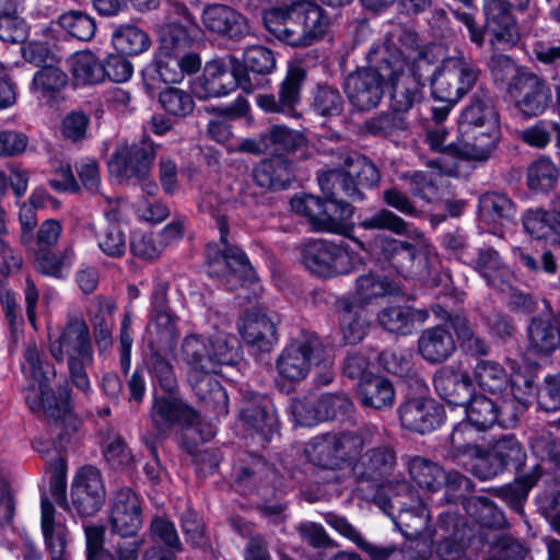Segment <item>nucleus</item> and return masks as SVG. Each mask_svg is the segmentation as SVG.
<instances>
[{
    "mask_svg": "<svg viewBox=\"0 0 560 560\" xmlns=\"http://www.w3.org/2000/svg\"><path fill=\"white\" fill-rule=\"evenodd\" d=\"M416 44V33L394 25L384 43L370 48L368 67L346 78L345 92L350 104L358 110L375 108L383 98L385 84L390 88L396 112H407L419 103L434 56L431 48H418Z\"/></svg>",
    "mask_w": 560,
    "mask_h": 560,
    "instance_id": "f257e3e1",
    "label": "nucleus"
},
{
    "mask_svg": "<svg viewBox=\"0 0 560 560\" xmlns=\"http://www.w3.org/2000/svg\"><path fill=\"white\" fill-rule=\"evenodd\" d=\"M22 371L25 377V400L33 412H43L57 427H66L67 434L77 431V420L70 411L68 398L56 397L51 382L56 377L55 368L42 360L35 345H28L24 351Z\"/></svg>",
    "mask_w": 560,
    "mask_h": 560,
    "instance_id": "f03ea898",
    "label": "nucleus"
},
{
    "mask_svg": "<svg viewBox=\"0 0 560 560\" xmlns=\"http://www.w3.org/2000/svg\"><path fill=\"white\" fill-rule=\"evenodd\" d=\"M266 28L277 39L291 46H310L324 37L330 18L313 1H298L289 8H272L265 12Z\"/></svg>",
    "mask_w": 560,
    "mask_h": 560,
    "instance_id": "7ed1b4c3",
    "label": "nucleus"
},
{
    "mask_svg": "<svg viewBox=\"0 0 560 560\" xmlns=\"http://www.w3.org/2000/svg\"><path fill=\"white\" fill-rule=\"evenodd\" d=\"M49 352L56 361H67L72 384L89 394L91 383L86 369L93 364L94 358L85 320L82 317H70L58 334H49Z\"/></svg>",
    "mask_w": 560,
    "mask_h": 560,
    "instance_id": "20e7f679",
    "label": "nucleus"
},
{
    "mask_svg": "<svg viewBox=\"0 0 560 560\" xmlns=\"http://www.w3.org/2000/svg\"><path fill=\"white\" fill-rule=\"evenodd\" d=\"M180 360L187 369V382L198 398L219 415L228 413V395L221 384L212 376L213 362L209 340L199 335H189L183 339Z\"/></svg>",
    "mask_w": 560,
    "mask_h": 560,
    "instance_id": "39448f33",
    "label": "nucleus"
},
{
    "mask_svg": "<svg viewBox=\"0 0 560 560\" xmlns=\"http://www.w3.org/2000/svg\"><path fill=\"white\" fill-rule=\"evenodd\" d=\"M382 491L384 494L377 493L375 503L404 535L415 540L424 536L429 514L417 491L405 480L382 485Z\"/></svg>",
    "mask_w": 560,
    "mask_h": 560,
    "instance_id": "423d86ee",
    "label": "nucleus"
},
{
    "mask_svg": "<svg viewBox=\"0 0 560 560\" xmlns=\"http://www.w3.org/2000/svg\"><path fill=\"white\" fill-rule=\"evenodd\" d=\"M220 231V244L207 246L208 273L222 278L229 289L234 290L241 282H253L256 273L246 256L238 247L228 244V223L222 215L215 217Z\"/></svg>",
    "mask_w": 560,
    "mask_h": 560,
    "instance_id": "0eeeda50",
    "label": "nucleus"
},
{
    "mask_svg": "<svg viewBox=\"0 0 560 560\" xmlns=\"http://www.w3.org/2000/svg\"><path fill=\"white\" fill-rule=\"evenodd\" d=\"M480 69L463 54L444 58L430 77L432 94L436 100L456 104L477 83Z\"/></svg>",
    "mask_w": 560,
    "mask_h": 560,
    "instance_id": "6e6552de",
    "label": "nucleus"
},
{
    "mask_svg": "<svg viewBox=\"0 0 560 560\" xmlns=\"http://www.w3.org/2000/svg\"><path fill=\"white\" fill-rule=\"evenodd\" d=\"M237 86L247 93L254 90L240 61L229 56L207 62L202 75L192 84V92L198 98L221 97Z\"/></svg>",
    "mask_w": 560,
    "mask_h": 560,
    "instance_id": "1a4fd4ad",
    "label": "nucleus"
},
{
    "mask_svg": "<svg viewBox=\"0 0 560 560\" xmlns=\"http://www.w3.org/2000/svg\"><path fill=\"white\" fill-rule=\"evenodd\" d=\"M359 262L358 255L345 242L314 240L303 249L304 266L312 273L325 278L349 273Z\"/></svg>",
    "mask_w": 560,
    "mask_h": 560,
    "instance_id": "9d476101",
    "label": "nucleus"
},
{
    "mask_svg": "<svg viewBox=\"0 0 560 560\" xmlns=\"http://www.w3.org/2000/svg\"><path fill=\"white\" fill-rule=\"evenodd\" d=\"M527 454L522 442L513 434H504L482 447L472 472L480 480L492 479L506 469L520 470L526 463Z\"/></svg>",
    "mask_w": 560,
    "mask_h": 560,
    "instance_id": "9b49d317",
    "label": "nucleus"
},
{
    "mask_svg": "<svg viewBox=\"0 0 560 560\" xmlns=\"http://www.w3.org/2000/svg\"><path fill=\"white\" fill-rule=\"evenodd\" d=\"M380 180V174L375 165L365 156L354 154L345 160L341 170H328L318 175L322 191H330V183L337 184L345 197L353 200L362 199L359 186L373 187Z\"/></svg>",
    "mask_w": 560,
    "mask_h": 560,
    "instance_id": "f8f14e48",
    "label": "nucleus"
},
{
    "mask_svg": "<svg viewBox=\"0 0 560 560\" xmlns=\"http://www.w3.org/2000/svg\"><path fill=\"white\" fill-rule=\"evenodd\" d=\"M323 343L316 336H304L290 342L279 354L276 368L279 375L291 383L304 380L315 358L322 354Z\"/></svg>",
    "mask_w": 560,
    "mask_h": 560,
    "instance_id": "ddd939ff",
    "label": "nucleus"
},
{
    "mask_svg": "<svg viewBox=\"0 0 560 560\" xmlns=\"http://www.w3.org/2000/svg\"><path fill=\"white\" fill-rule=\"evenodd\" d=\"M154 156V144L147 139L121 143L108 162L109 173L124 180L144 179L150 174Z\"/></svg>",
    "mask_w": 560,
    "mask_h": 560,
    "instance_id": "4468645a",
    "label": "nucleus"
},
{
    "mask_svg": "<svg viewBox=\"0 0 560 560\" xmlns=\"http://www.w3.org/2000/svg\"><path fill=\"white\" fill-rule=\"evenodd\" d=\"M386 261L404 277H425L429 275L431 250L425 246H415L407 242L384 237L380 244Z\"/></svg>",
    "mask_w": 560,
    "mask_h": 560,
    "instance_id": "2eb2a0df",
    "label": "nucleus"
},
{
    "mask_svg": "<svg viewBox=\"0 0 560 560\" xmlns=\"http://www.w3.org/2000/svg\"><path fill=\"white\" fill-rule=\"evenodd\" d=\"M499 137V121L489 116L487 124L458 126V138L452 147L463 159L486 161L494 151Z\"/></svg>",
    "mask_w": 560,
    "mask_h": 560,
    "instance_id": "dca6fc26",
    "label": "nucleus"
},
{
    "mask_svg": "<svg viewBox=\"0 0 560 560\" xmlns=\"http://www.w3.org/2000/svg\"><path fill=\"white\" fill-rule=\"evenodd\" d=\"M520 11L529 8L530 0H512ZM511 0H483L486 24L493 34L491 45L502 44L503 47H513L520 38L517 25L511 11Z\"/></svg>",
    "mask_w": 560,
    "mask_h": 560,
    "instance_id": "f3484780",
    "label": "nucleus"
},
{
    "mask_svg": "<svg viewBox=\"0 0 560 560\" xmlns=\"http://www.w3.org/2000/svg\"><path fill=\"white\" fill-rule=\"evenodd\" d=\"M105 500V487L101 471L94 466L81 467L71 485V501L74 510L90 516L98 512Z\"/></svg>",
    "mask_w": 560,
    "mask_h": 560,
    "instance_id": "a211bd4d",
    "label": "nucleus"
},
{
    "mask_svg": "<svg viewBox=\"0 0 560 560\" xmlns=\"http://www.w3.org/2000/svg\"><path fill=\"white\" fill-rule=\"evenodd\" d=\"M510 94L516 108L525 117L541 115L551 101L549 85L534 73H522L515 77L510 86Z\"/></svg>",
    "mask_w": 560,
    "mask_h": 560,
    "instance_id": "6ab92c4d",
    "label": "nucleus"
},
{
    "mask_svg": "<svg viewBox=\"0 0 560 560\" xmlns=\"http://www.w3.org/2000/svg\"><path fill=\"white\" fill-rule=\"evenodd\" d=\"M304 80L305 71L301 67H290L280 84L278 96L273 94H259L256 97L257 105L266 113H279L296 117V106L301 101V89Z\"/></svg>",
    "mask_w": 560,
    "mask_h": 560,
    "instance_id": "aec40b11",
    "label": "nucleus"
},
{
    "mask_svg": "<svg viewBox=\"0 0 560 560\" xmlns=\"http://www.w3.org/2000/svg\"><path fill=\"white\" fill-rule=\"evenodd\" d=\"M202 22L208 31L235 42L254 34L247 18L224 4L205 8Z\"/></svg>",
    "mask_w": 560,
    "mask_h": 560,
    "instance_id": "412c9836",
    "label": "nucleus"
},
{
    "mask_svg": "<svg viewBox=\"0 0 560 560\" xmlns=\"http://www.w3.org/2000/svg\"><path fill=\"white\" fill-rule=\"evenodd\" d=\"M110 530L121 538L136 536L142 526V510L139 498L128 488L118 490L109 515Z\"/></svg>",
    "mask_w": 560,
    "mask_h": 560,
    "instance_id": "4be33fe9",
    "label": "nucleus"
},
{
    "mask_svg": "<svg viewBox=\"0 0 560 560\" xmlns=\"http://www.w3.org/2000/svg\"><path fill=\"white\" fill-rule=\"evenodd\" d=\"M401 425L417 433L435 430L443 421V408L431 398H411L398 409Z\"/></svg>",
    "mask_w": 560,
    "mask_h": 560,
    "instance_id": "5701e85b",
    "label": "nucleus"
},
{
    "mask_svg": "<svg viewBox=\"0 0 560 560\" xmlns=\"http://www.w3.org/2000/svg\"><path fill=\"white\" fill-rule=\"evenodd\" d=\"M151 419L156 430L164 434L173 427H189L198 422V413L180 398L170 394L156 397L151 409Z\"/></svg>",
    "mask_w": 560,
    "mask_h": 560,
    "instance_id": "b1692460",
    "label": "nucleus"
},
{
    "mask_svg": "<svg viewBox=\"0 0 560 560\" xmlns=\"http://www.w3.org/2000/svg\"><path fill=\"white\" fill-rule=\"evenodd\" d=\"M155 70L160 79L165 83H179L185 75L198 72L201 68V59L192 51H182L159 48L154 59Z\"/></svg>",
    "mask_w": 560,
    "mask_h": 560,
    "instance_id": "393cba45",
    "label": "nucleus"
},
{
    "mask_svg": "<svg viewBox=\"0 0 560 560\" xmlns=\"http://www.w3.org/2000/svg\"><path fill=\"white\" fill-rule=\"evenodd\" d=\"M178 337L174 316L167 310L152 313L143 336L150 352L171 353Z\"/></svg>",
    "mask_w": 560,
    "mask_h": 560,
    "instance_id": "a878e982",
    "label": "nucleus"
},
{
    "mask_svg": "<svg viewBox=\"0 0 560 560\" xmlns=\"http://www.w3.org/2000/svg\"><path fill=\"white\" fill-rule=\"evenodd\" d=\"M532 380L515 373L510 381L511 394L503 399L499 397V418L497 423L503 428H512L516 424L520 415L526 409L527 396L532 389Z\"/></svg>",
    "mask_w": 560,
    "mask_h": 560,
    "instance_id": "bb28decb",
    "label": "nucleus"
},
{
    "mask_svg": "<svg viewBox=\"0 0 560 560\" xmlns=\"http://www.w3.org/2000/svg\"><path fill=\"white\" fill-rule=\"evenodd\" d=\"M433 382L438 395L450 405H464L472 393L469 375L454 366L441 369L435 373Z\"/></svg>",
    "mask_w": 560,
    "mask_h": 560,
    "instance_id": "cd10ccee",
    "label": "nucleus"
},
{
    "mask_svg": "<svg viewBox=\"0 0 560 560\" xmlns=\"http://www.w3.org/2000/svg\"><path fill=\"white\" fill-rule=\"evenodd\" d=\"M255 183L266 189H284L295 179V166L285 156L265 159L254 168Z\"/></svg>",
    "mask_w": 560,
    "mask_h": 560,
    "instance_id": "c85d7f7f",
    "label": "nucleus"
},
{
    "mask_svg": "<svg viewBox=\"0 0 560 560\" xmlns=\"http://www.w3.org/2000/svg\"><path fill=\"white\" fill-rule=\"evenodd\" d=\"M240 332L246 343L260 351H270L278 341L276 324L260 312L247 313Z\"/></svg>",
    "mask_w": 560,
    "mask_h": 560,
    "instance_id": "c756f323",
    "label": "nucleus"
},
{
    "mask_svg": "<svg viewBox=\"0 0 560 560\" xmlns=\"http://www.w3.org/2000/svg\"><path fill=\"white\" fill-rule=\"evenodd\" d=\"M40 510L42 532L50 560H68L69 556L66 550L68 530L65 524L56 520L55 508L48 499L42 498Z\"/></svg>",
    "mask_w": 560,
    "mask_h": 560,
    "instance_id": "7c9ffc66",
    "label": "nucleus"
},
{
    "mask_svg": "<svg viewBox=\"0 0 560 560\" xmlns=\"http://www.w3.org/2000/svg\"><path fill=\"white\" fill-rule=\"evenodd\" d=\"M341 464H352L363 456L364 447L382 440V432L374 424L364 425L355 431L335 433Z\"/></svg>",
    "mask_w": 560,
    "mask_h": 560,
    "instance_id": "2f4dec72",
    "label": "nucleus"
},
{
    "mask_svg": "<svg viewBox=\"0 0 560 560\" xmlns=\"http://www.w3.org/2000/svg\"><path fill=\"white\" fill-rule=\"evenodd\" d=\"M290 203L296 213L307 217L313 228L320 231L342 230V220L350 213L349 208L345 207L341 211L343 214L339 219H332L329 212H325V201L312 195L294 197Z\"/></svg>",
    "mask_w": 560,
    "mask_h": 560,
    "instance_id": "473e14b6",
    "label": "nucleus"
},
{
    "mask_svg": "<svg viewBox=\"0 0 560 560\" xmlns=\"http://www.w3.org/2000/svg\"><path fill=\"white\" fill-rule=\"evenodd\" d=\"M421 357L430 363H442L450 359L456 350L452 334L442 326L427 328L418 340Z\"/></svg>",
    "mask_w": 560,
    "mask_h": 560,
    "instance_id": "72a5a7b5",
    "label": "nucleus"
},
{
    "mask_svg": "<svg viewBox=\"0 0 560 560\" xmlns=\"http://www.w3.org/2000/svg\"><path fill=\"white\" fill-rule=\"evenodd\" d=\"M523 225L533 237L552 241L560 246V199L552 210H527L523 215Z\"/></svg>",
    "mask_w": 560,
    "mask_h": 560,
    "instance_id": "f704fd0d",
    "label": "nucleus"
},
{
    "mask_svg": "<svg viewBox=\"0 0 560 560\" xmlns=\"http://www.w3.org/2000/svg\"><path fill=\"white\" fill-rule=\"evenodd\" d=\"M429 317L427 310H416L407 305H389L377 314L378 324L393 334L408 335L416 323L422 324Z\"/></svg>",
    "mask_w": 560,
    "mask_h": 560,
    "instance_id": "c9c22d12",
    "label": "nucleus"
},
{
    "mask_svg": "<svg viewBox=\"0 0 560 560\" xmlns=\"http://www.w3.org/2000/svg\"><path fill=\"white\" fill-rule=\"evenodd\" d=\"M533 454L560 469V418L536 430L529 438Z\"/></svg>",
    "mask_w": 560,
    "mask_h": 560,
    "instance_id": "e433bc0d",
    "label": "nucleus"
},
{
    "mask_svg": "<svg viewBox=\"0 0 560 560\" xmlns=\"http://www.w3.org/2000/svg\"><path fill=\"white\" fill-rule=\"evenodd\" d=\"M396 463V455L394 451L387 446L372 447L360 458V463L355 464V469L362 467L360 485L364 481H373L378 487L381 481L386 475L390 472Z\"/></svg>",
    "mask_w": 560,
    "mask_h": 560,
    "instance_id": "4c0bfd02",
    "label": "nucleus"
},
{
    "mask_svg": "<svg viewBox=\"0 0 560 560\" xmlns=\"http://www.w3.org/2000/svg\"><path fill=\"white\" fill-rule=\"evenodd\" d=\"M471 264L489 285L505 291L511 272L495 249L491 247L479 248L477 257Z\"/></svg>",
    "mask_w": 560,
    "mask_h": 560,
    "instance_id": "58836bf2",
    "label": "nucleus"
},
{
    "mask_svg": "<svg viewBox=\"0 0 560 560\" xmlns=\"http://www.w3.org/2000/svg\"><path fill=\"white\" fill-rule=\"evenodd\" d=\"M325 520L336 532L355 544L371 560H388L396 550L394 546L385 547L368 541L361 533L342 516L329 513L326 515Z\"/></svg>",
    "mask_w": 560,
    "mask_h": 560,
    "instance_id": "ea45409f",
    "label": "nucleus"
},
{
    "mask_svg": "<svg viewBox=\"0 0 560 560\" xmlns=\"http://www.w3.org/2000/svg\"><path fill=\"white\" fill-rule=\"evenodd\" d=\"M358 393L362 406L376 410L390 408L395 399L393 384L380 375H370L360 381Z\"/></svg>",
    "mask_w": 560,
    "mask_h": 560,
    "instance_id": "a19ab883",
    "label": "nucleus"
},
{
    "mask_svg": "<svg viewBox=\"0 0 560 560\" xmlns=\"http://www.w3.org/2000/svg\"><path fill=\"white\" fill-rule=\"evenodd\" d=\"M265 141L268 154L275 156H284L300 150L304 151L307 147V140L302 132L284 125H275L267 129Z\"/></svg>",
    "mask_w": 560,
    "mask_h": 560,
    "instance_id": "79ce46f5",
    "label": "nucleus"
},
{
    "mask_svg": "<svg viewBox=\"0 0 560 560\" xmlns=\"http://www.w3.org/2000/svg\"><path fill=\"white\" fill-rule=\"evenodd\" d=\"M242 420L265 439L277 430V420L270 402L264 397H254L241 410Z\"/></svg>",
    "mask_w": 560,
    "mask_h": 560,
    "instance_id": "37998d69",
    "label": "nucleus"
},
{
    "mask_svg": "<svg viewBox=\"0 0 560 560\" xmlns=\"http://www.w3.org/2000/svg\"><path fill=\"white\" fill-rule=\"evenodd\" d=\"M68 63L77 85H94L104 81L102 62L89 50L75 52Z\"/></svg>",
    "mask_w": 560,
    "mask_h": 560,
    "instance_id": "c03bdc74",
    "label": "nucleus"
},
{
    "mask_svg": "<svg viewBox=\"0 0 560 560\" xmlns=\"http://www.w3.org/2000/svg\"><path fill=\"white\" fill-rule=\"evenodd\" d=\"M528 350L537 354H549L560 342L559 329L552 326L549 315H541L532 319L528 327Z\"/></svg>",
    "mask_w": 560,
    "mask_h": 560,
    "instance_id": "a18cd8bd",
    "label": "nucleus"
},
{
    "mask_svg": "<svg viewBox=\"0 0 560 560\" xmlns=\"http://www.w3.org/2000/svg\"><path fill=\"white\" fill-rule=\"evenodd\" d=\"M396 292V285L387 277L378 272L369 271L359 276L355 280L354 295L363 304Z\"/></svg>",
    "mask_w": 560,
    "mask_h": 560,
    "instance_id": "49530a36",
    "label": "nucleus"
},
{
    "mask_svg": "<svg viewBox=\"0 0 560 560\" xmlns=\"http://www.w3.org/2000/svg\"><path fill=\"white\" fill-rule=\"evenodd\" d=\"M337 443L335 433H326L312 439L305 451L313 464L335 469L342 466Z\"/></svg>",
    "mask_w": 560,
    "mask_h": 560,
    "instance_id": "de8ad7c7",
    "label": "nucleus"
},
{
    "mask_svg": "<svg viewBox=\"0 0 560 560\" xmlns=\"http://www.w3.org/2000/svg\"><path fill=\"white\" fill-rule=\"evenodd\" d=\"M73 261L74 253L72 248H65L58 252H49L48 249L34 252L35 269L45 276L62 278Z\"/></svg>",
    "mask_w": 560,
    "mask_h": 560,
    "instance_id": "09e8293b",
    "label": "nucleus"
},
{
    "mask_svg": "<svg viewBox=\"0 0 560 560\" xmlns=\"http://www.w3.org/2000/svg\"><path fill=\"white\" fill-rule=\"evenodd\" d=\"M466 416L469 424L477 431L488 430L498 421V400L483 395L475 396L466 406Z\"/></svg>",
    "mask_w": 560,
    "mask_h": 560,
    "instance_id": "8fccbe9b",
    "label": "nucleus"
},
{
    "mask_svg": "<svg viewBox=\"0 0 560 560\" xmlns=\"http://www.w3.org/2000/svg\"><path fill=\"white\" fill-rule=\"evenodd\" d=\"M407 466L410 477L419 487L430 491H436L442 488L445 471L438 464L417 456L411 458Z\"/></svg>",
    "mask_w": 560,
    "mask_h": 560,
    "instance_id": "3c124183",
    "label": "nucleus"
},
{
    "mask_svg": "<svg viewBox=\"0 0 560 560\" xmlns=\"http://www.w3.org/2000/svg\"><path fill=\"white\" fill-rule=\"evenodd\" d=\"M112 40L117 50L126 55H140L151 47L150 36L135 25H122L115 30Z\"/></svg>",
    "mask_w": 560,
    "mask_h": 560,
    "instance_id": "603ef678",
    "label": "nucleus"
},
{
    "mask_svg": "<svg viewBox=\"0 0 560 560\" xmlns=\"http://www.w3.org/2000/svg\"><path fill=\"white\" fill-rule=\"evenodd\" d=\"M559 170L549 158H539L527 168V186L530 190L546 192L555 188Z\"/></svg>",
    "mask_w": 560,
    "mask_h": 560,
    "instance_id": "864d4df0",
    "label": "nucleus"
},
{
    "mask_svg": "<svg viewBox=\"0 0 560 560\" xmlns=\"http://www.w3.org/2000/svg\"><path fill=\"white\" fill-rule=\"evenodd\" d=\"M479 213L488 223H501L514 217L513 202L503 194L487 192L479 199Z\"/></svg>",
    "mask_w": 560,
    "mask_h": 560,
    "instance_id": "5fc2aeb1",
    "label": "nucleus"
},
{
    "mask_svg": "<svg viewBox=\"0 0 560 560\" xmlns=\"http://www.w3.org/2000/svg\"><path fill=\"white\" fill-rule=\"evenodd\" d=\"M489 116H492V120L499 121V116L490 95L485 92H476L469 105L463 110L458 119V126L487 124Z\"/></svg>",
    "mask_w": 560,
    "mask_h": 560,
    "instance_id": "6e6d98bb",
    "label": "nucleus"
},
{
    "mask_svg": "<svg viewBox=\"0 0 560 560\" xmlns=\"http://www.w3.org/2000/svg\"><path fill=\"white\" fill-rule=\"evenodd\" d=\"M351 408L352 402L347 395L326 394L317 399V408L314 409V416H307L303 420L306 423H319L339 415H346Z\"/></svg>",
    "mask_w": 560,
    "mask_h": 560,
    "instance_id": "4d7b16f0",
    "label": "nucleus"
},
{
    "mask_svg": "<svg viewBox=\"0 0 560 560\" xmlns=\"http://www.w3.org/2000/svg\"><path fill=\"white\" fill-rule=\"evenodd\" d=\"M196 26L167 21L160 27V47L164 49L188 51L191 44V36L196 33Z\"/></svg>",
    "mask_w": 560,
    "mask_h": 560,
    "instance_id": "13d9d810",
    "label": "nucleus"
},
{
    "mask_svg": "<svg viewBox=\"0 0 560 560\" xmlns=\"http://www.w3.org/2000/svg\"><path fill=\"white\" fill-rule=\"evenodd\" d=\"M58 24L68 35L83 42L93 38L96 31L94 19L81 11H69L61 14Z\"/></svg>",
    "mask_w": 560,
    "mask_h": 560,
    "instance_id": "bf43d9fd",
    "label": "nucleus"
},
{
    "mask_svg": "<svg viewBox=\"0 0 560 560\" xmlns=\"http://www.w3.org/2000/svg\"><path fill=\"white\" fill-rule=\"evenodd\" d=\"M474 376L481 388L492 394L502 392L508 386L503 368L493 361H479L474 369Z\"/></svg>",
    "mask_w": 560,
    "mask_h": 560,
    "instance_id": "052dcab7",
    "label": "nucleus"
},
{
    "mask_svg": "<svg viewBox=\"0 0 560 560\" xmlns=\"http://www.w3.org/2000/svg\"><path fill=\"white\" fill-rule=\"evenodd\" d=\"M370 328L369 314L363 307H350L341 316V331L348 343H358Z\"/></svg>",
    "mask_w": 560,
    "mask_h": 560,
    "instance_id": "680f3d73",
    "label": "nucleus"
},
{
    "mask_svg": "<svg viewBox=\"0 0 560 560\" xmlns=\"http://www.w3.org/2000/svg\"><path fill=\"white\" fill-rule=\"evenodd\" d=\"M164 352H150L149 369L154 385L167 393L173 394L177 388V378L173 364L166 358Z\"/></svg>",
    "mask_w": 560,
    "mask_h": 560,
    "instance_id": "e2e57ef3",
    "label": "nucleus"
},
{
    "mask_svg": "<svg viewBox=\"0 0 560 560\" xmlns=\"http://www.w3.org/2000/svg\"><path fill=\"white\" fill-rule=\"evenodd\" d=\"M311 106L319 116H338L343 109V97L336 88L318 85L313 92Z\"/></svg>",
    "mask_w": 560,
    "mask_h": 560,
    "instance_id": "0e129e2a",
    "label": "nucleus"
},
{
    "mask_svg": "<svg viewBox=\"0 0 560 560\" xmlns=\"http://www.w3.org/2000/svg\"><path fill=\"white\" fill-rule=\"evenodd\" d=\"M541 475L542 469L537 465L530 474L523 476L518 482L498 489L497 494L513 509L517 510L526 499L528 490L535 486Z\"/></svg>",
    "mask_w": 560,
    "mask_h": 560,
    "instance_id": "69168bd1",
    "label": "nucleus"
},
{
    "mask_svg": "<svg viewBox=\"0 0 560 560\" xmlns=\"http://www.w3.org/2000/svg\"><path fill=\"white\" fill-rule=\"evenodd\" d=\"M97 312L89 311L90 322L93 327L95 341L101 350L107 349L112 345V320L103 314L104 308L109 310L112 303L101 296L94 300Z\"/></svg>",
    "mask_w": 560,
    "mask_h": 560,
    "instance_id": "338daca9",
    "label": "nucleus"
},
{
    "mask_svg": "<svg viewBox=\"0 0 560 560\" xmlns=\"http://www.w3.org/2000/svg\"><path fill=\"white\" fill-rule=\"evenodd\" d=\"M160 104L170 115L175 117H186L192 113L195 102L192 96L178 88H167L160 93Z\"/></svg>",
    "mask_w": 560,
    "mask_h": 560,
    "instance_id": "774afa93",
    "label": "nucleus"
}]
</instances>
